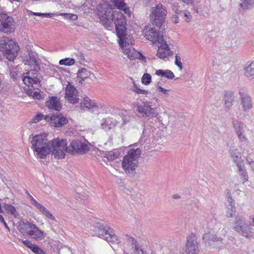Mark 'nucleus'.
I'll return each mask as SVG.
<instances>
[{
    "mask_svg": "<svg viewBox=\"0 0 254 254\" xmlns=\"http://www.w3.org/2000/svg\"><path fill=\"white\" fill-rule=\"evenodd\" d=\"M97 16L104 27H112L114 23L118 34L123 35L125 30L123 23L126 24L127 21V18L123 13L113 11L110 4L102 3L97 7Z\"/></svg>",
    "mask_w": 254,
    "mask_h": 254,
    "instance_id": "1",
    "label": "nucleus"
},
{
    "mask_svg": "<svg viewBox=\"0 0 254 254\" xmlns=\"http://www.w3.org/2000/svg\"><path fill=\"white\" fill-rule=\"evenodd\" d=\"M141 151L139 148L129 149L122 161V166L126 174L130 177L136 175V168L138 165V159L140 156Z\"/></svg>",
    "mask_w": 254,
    "mask_h": 254,
    "instance_id": "2",
    "label": "nucleus"
},
{
    "mask_svg": "<svg viewBox=\"0 0 254 254\" xmlns=\"http://www.w3.org/2000/svg\"><path fill=\"white\" fill-rule=\"evenodd\" d=\"M167 9L165 6L159 3L151 9L150 21L153 25L160 30L165 29V22L167 17Z\"/></svg>",
    "mask_w": 254,
    "mask_h": 254,
    "instance_id": "3",
    "label": "nucleus"
},
{
    "mask_svg": "<svg viewBox=\"0 0 254 254\" xmlns=\"http://www.w3.org/2000/svg\"><path fill=\"white\" fill-rule=\"evenodd\" d=\"M19 47L12 39L4 37L0 39V51L9 61H13L17 56Z\"/></svg>",
    "mask_w": 254,
    "mask_h": 254,
    "instance_id": "4",
    "label": "nucleus"
},
{
    "mask_svg": "<svg viewBox=\"0 0 254 254\" xmlns=\"http://www.w3.org/2000/svg\"><path fill=\"white\" fill-rule=\"evenodd\" d=\"M93 231L98 237L108 242L120 243V240L114 234L113 229L107 225H105L101 222H97L94 225Z\"/></svg>",
    "mask_w": 254,
    "mask_h": 254,
    "instance_id": "5",
    "label": "nucleus"
},
{
    "mask_svg": "<svg viewBox=\"0 0 254 254\" xmlns=\"http://www.w3.org/2000/svg\"><path fill=\"white\" fill-rule=\"evenodd\" d=\"M67 140L66 139L55 138L50 141L51 153L55 157L64 158L65 152L67 153Z\"/></svg>",
    "mask_w": 254,
    "mask_h": 254,
    "instance_id": "6",
    "label": "nucleus"
},
{
    "mask_svg": "<svg viewBox=\"0 0 254 254\" xmlns=\"http://www.w3.org/2000/svg\"><path fill=\"white\" fill-rule=\"evenodd\" d=\"M222 235L220 233L212 234L210 232L205 233L202 237L203 242L206 247L216 248L219 251L222 243Z\"/></svg>",
    "mask_w": 254,
    "mask_h": 254,
    "instance_id": "7",
    "label": "nucleus"
},
{
    "mask_svg": "<svg viewBox=\"0 0 254 254\" xmlns=\"http://www.w3.org/2000/svg\"><path fill=\"white\" fill-rule=\"evenodd\" d=\"M15 30V22L13 18L7 14L0 12V31L9 34Z\"/></svg>",
    "mask_w": 254,
    "mask_h": 254,
    "instance_id": "8",
    "label": "nucleus"
},
{
    "mask_svg": "<svg viewBox=\"0 0 254 254\" xmlns=\"http://www.w3.org/2000/svg\"><path fill=\"white\" fill-rule=\"evenodd\" d=\"M233 228L235 231L247 238H249L250 234L253 230L251 225L247 223L245 218L242 216L236 217Z\"/></svg>",
    "mask_w": 254,
    "mask_h": 254,
    "instance_id": "9",
    "label": "nucleus"
},
{
    "mask_svg": "<svg viewBox=\"0 0 254 254\" xmlns=\"http://www.w3.org/2000/svg\"><path fill=\"white\" fill-rule=\"evenodd\" d=\"M89 150V146L79 140H73L68 147L67 153L72 154H83Z\"/></svg>",
    "mask_w": 254,
    "mask_h": 254,
    "instance_id": "10",
    "label": "nucleus"
},
{
    "mask_svg": "<svg viewBox=\"0 0 254 254\" xmlns=\"http://www.w3.org/2000/svg\"><path fill=\"white\" fill-rule=\"evenodd\" d=\"M199 250L196 237L191 234L187 238L186 254H198Z\"/></svg>",
    "mask_w": 254,
    "mask_h": 254,
    "instance_id": "11",
    "label": "nucleus"
},
{
    "mask_svg": "<svg viewBox=\"0 0 254 254\" xmlns=\"http://www.w3.org/2000/svg\"><path fill=\"white\" fill-rule=\"evenodd\" d=\"M137 110L143 117H147L149 119L158 115L157 113L155 112V109L151 108L148 102H144L142 105L137 103Z\"/></svg>",
    "mask_w": 254,
    "mask_h": 254,
    "instance_id": "12",
    "label": "nucleus"
},
{
    "mask_svg": "<svg viewBox=\"0 0 254 254\" xmlns=\"http://www.w3.org/2000/svg\"><path fill=\"white\" fill-rule=\"evenodd\" d=\"M65 99L69 103L75 104L79 102L78 92L73 85L68 83L65 87Z\"/></svg>",
    "mask_w": 254,
    "mask_h": 254,
    "instance_id": "13",
    "label": "nucleus"
},
{
    "mask_svg": "<svg viewBox=\"0 0 254 254\" xmlns=\"http://www.w3.org/2000/svg\"><path fill=\"white\" fill-rule=\"evenodd\" d=\"M28 56L26 57L25 61L28 64L33 66V68L31 69L34 73H36L40 70V66L38 61L37 54L33 51L28 50Z\"/></svg>",
    "mask_w": 254,
    "mask_h": 254,
    "instance_id": "14",
    "label": "nucleus"
},
{
    "mask_svg": "<svg viewBox=\"0 0 254 254\" xmlns=\"http://www.w3.org/2000/svg\"><path fill=\"white\" fill-rule=\"evenodd\" d=\"M241 105L244 112H248L253 107L251 97L247 93L239 92Z\"/></svg>",
    "mask_w": 254,
    "mask_h": 254,
    "instance_id": "15",
    "label": "nucleus"
},
{
    "mask_svg": "<svg viewBox=\"0 0 254 254\" xmlns=\"http://www.w3.org/2000/svg\"><path fill=\"white\" fill-rule=\"evenodd\" d=\"M52 126L56 127H63L68 123V120L62 114L57 112L52 115Z\"/></svg>",
    "mask_w": 254,
    "mask_h": 254,
    "instance_id": "16",
    "label": "nucleus"
},
{
    "mask_svg": "<svg viewBox=\"0 0 254 254\" xmlns=\"http://www.w3.org/2000/svg\"><path fill=\"white\" fill-rule=\"evenodd\" d=\"M49 141H48L47 135L46 133L37 134L33 136L31 143L32 148L34 150L35 147H39L47 144Z\"/></svg>",
    "mask_w": 254,
    "mask_h": 254,
    "instance_id": "17",
    "label": "nucleus"
},
{
    "mask_svg": "<svg viewBox=\"0 0 254 254\" xmlns=\"http://www.w3.org/2000/svg\"><path fill=\"white\" fill-rule=\"evenodd\" d=\"M146 39L152 41L153 43L162 42L163 41V37L160 32L158 31L155 28H151L145 34Z\"/></svg>",
    "mask_w": 254,
    "mask_h": 254,
    "instance_id": "18",
    "label": "nucleus"
},
{
    "mask_svg": "<svg viewBox=\"0 0 254 254\" xmlns=\"http://www.w3.org/2000/svg\"><path fill=\"white\" fill-rule=\"evenodd\" d=\"M235 95L231 91H225L223 96V104L226 111H228L234 105Z\"/></svg>",
    "mask_w": 254,
    "mask_h": 254,
    "instance_id": "19",
    "label": "nucleus"
},
{
    "mask_svg": "<svg viewBox=\"0 0 254 254\" xmlns=\"http://www.w3.org/2000/svg\"><path fill=\"white\" fill-rule=\"evenodd\" d=\"M31 229L28 232V235L32 239L37 241H40L44 239V232L40 230L34 224L30 225Z\"/></svg>",
    "mask_w": 254,
    "mask_h": 254,
    "instance_id": "20",
    "label": "nucleus"
},
{
    "mask_svg": "<svg viewBox=\"0 0 254 254\" xmlns=\"http://www.w3.org/2000/svg\"><path fill=\"white\" fill-rule=\"evenodd\" d=\"M46 104L48 109H53L57 111H60L62 107V105L59 99L56 96L50 97Z\"/></svg>",
    "mask_w": 254,
    "mask_h": 254,
    "instance_id": "21",
    "label": "nucleus"
},
{
    "mask_svg": "<svg viewBox=\"0 0 254 254\" xmlns=\"http://www.w3.org/2000/svg\"><path fill=\"white\" fill-rule=\"evenodd\" d=\"M34 151L37 152V156L41 159H44L46 156L51 153L50 142L43 146L35 147Z\"/></svg>",
    "mask_w": 254,
    "mask_h": 254,
    "instance_id": "22",
    "label": "nucleus"
},
{
    "mask_svg": "<svg viewBox=\"0 0 254 254\" xmlns=\"http://www.w3.org/2000/svg\"><path fill=\"white\" fill-rule=\"evenodd\" d=\"M91 75V71H88L84 68H81L78 69L77 73V78L79 80V83L81 85L84 83L86 80V82L89 83V77Z\"/></svg>",
    "mask_w": 254,
    "mask_h": 254,
    "instance_id": "23",
    "label": "nucleus"
},
{
    "mask_svg": "<svg viewBox=\"0 0 254 254\" xmlns=\"http://www.w3.org/2000/svg\"><path fill=\"white\" fill-rule=\"evenodd\" d=\"M233 126L239 139L241 141H245L246 138L244 134L243 124L241 122L236 120L233 121Z\"/></svg>",
    "mask_w": 254,
    "mask_h": 254,
    "instance_id": "24",
    "label": "nucleus"
},
{
    "mask_svg": "<svg viewBox=\"0 0 254 254\" xmlns=\"http://www.w3.org/2000/svg\"><path fill=\"white\" fill-rule=\"evenodd\" d=\"M231 194L229 191L228 192L227 197L228 199V202L229 203V207L227 208V211L226 212V216L227 217H232L235 214L236 208L234 206V200L231 197Z\"/></svg>",
    "mask_w": 254,
    "mask_h": 254,
    "instance_id": "25",
    "label": "nucleus"
},
{
    "mask_svg": "<svg viewBox=\"0 0 254 254\" xmlns=\"http://www.w3.org/2000/svg\"><path fill=\"white\" fill-rule=\"evenodd\" d=\"M114 6L120 10H122L125 14L130 15L129 7L125 2L124 0H113Z\"/></svg>",
    "mask_w": 254,
    "mask_h": 254,
    "instance_id": "26",
    "label": "nucleus"
},
{
    "mask_svg": "<svg viewBox=\"0 0 254 254\" xmlns=\"http://www.w3.org/2000/svg\"><path fill=\"white\" fill-rule=\"evenodd\" d=\"M32 223H31L28 221L27 220H26V221H20L17 227L18 230L19 231V232H20V233L23 235H24L26 233L28 234V232L31 229L29 226L32 225Z\"/></svg>",
    "mask_w": 254,
    "mask_h": 254,
    "instance_id": "27",
    "label": "nucleus"
},
{
    "mask_svg": "<svg viewBox=\"0 0 254 254\" xmlns=\"http://www.w3.org/2000/svg\"><path fill=\"white\" fill-rule=\"evenodd\" d=\"M245 76L249 79L254 78V62H251L249 64H247L244 69Z\"/></svg>",
    "mask_w": 254,
    "mask_h": 254,
    "instance_id": "28",
    "label": "nucleus"
},
{
    "mask_svg": "<svg viewBox=\"0 0 254 254\" xmlns=\"http://www.w3.org/2000/svg\"><path fill=\"white\" fill-rule=\"evenodd\" d=\"M94 107H96V103L88 97H84L82 102L81 103V108L84 110H85V109H90Z\"/></svg>",
    "mask_w": 254,
    "mask_h": 254,
    "instance_id": "29",
    "label": "nucleus"
},
{
    "mask_svg": "<svg viewBox=\"0 0 254 254\" xmlns=\"http://www.w3.org/2000/svg\"><path fill=\"white\" fill-rule=\"evenodd\" d=\"M231 157L237 167L238 165H240V164H241V165L244 164V161L242 159L241 153L238 151L236 150H235L234 151H232L231 152Z\"/></svg>",
    "mask_w": 254,
    "mask_h": 254,
    "instance_id": "30",
    "label": "nucleus"
},
{
    "mask_svg": "<svg viewBox=\"0 0 254 254\" xmlns=\"http://www.w3.org/2000/svg\"><path fill=\"white\" fill-rule=\"evenodd\" d=\"M155 74L158 76H160L162 77H165L169 79H172L174 78L175 77V75H174V73H173V72L169 69L157 70Z\"/></svg>",
    "mask_w": 254,
    "mask_h": 254,
    "instance_id": "31",
    "label": "nucleus"
},
{
    "mask_svg": "<svg viewBox=\"0 0 254 254\" xmlns=\"http://www.w3.org/2000/svg\"><path fill=\"white\" fill-rule=\"evenodd\" d=\"M240 7L244 10H250L254 7V0H241Z\"/></svg>",
    "mask_w": 254,
    "mask_h": 254,
    "instance_id": "32",
    "label": "nucleus"
},
{
    "mask_svg": "<svg viewBox=\"0 0 254 254\" xmlns=\"http://www.w3.org/2000/svg\"><path fill=\"white\" fill-rule=\"evenodd\" d=\"M123 26L125 28V30L124 31V34L122 36L119 35L118 34V33L116 32L117 35L118 37L120 39L119 41V44L120 47L122 48H125L126 47L129 45L128 42H127L126 40L123 39V38L126 36V32H127V27L126 25L127 23L126 24L123 23Z\"/></svg>",
    "mask_w": 254,
    "mask_h": 254,
    "instance_id": "33",
    "label": "nucleus"
},
{
    "mask_svg": "<svg viewBox=\"0 0 254 254\" xmlns=\"http://www.w3.org/2000/svg\"><path fill=\"white\" fill-rule=\"evenodd\" d=\"M120 155V152L119 150L114 149L112 151L107 152L105 154V157L109 161H113L118 158Z\"/></svg>",
    "mask_w": 254,
    "mask_h": 254,
    "instance_id": "34",
    "label": "nucleus"
},
{
    "mask_svg": "<svg viewBox=\"0 0 254 254\" xmlns=\"http://www.w3.org/2000/svg\"><path fill=\"white\" fill-rule=\"evenodd\" d=\"M3 207L7 213L13 215L15 218L18 215V213L15 208L13 205L8 204H4Z\"/></svg>",
    "mask_w": 254,
    "mask_h": 254,
    "instance_id": "35",
    "label": "nucleus"
},
{
    "mask_svg": "<svg viewBox=\"0 0 254 254\" xmlns=\"http://www.w3.org/2000/svg\"><path fill=\"white\" fill-rule=\"evenodd\" d=\"M240 165H241V164H240ZM237 168L242 180L244 182L247 181L248 180V176L246 170L244 168V164L242 165H238Z\"/></svg>",
    "mask_w": 254,
    "mask_h": 254,
    "instance_id": "36",
    "label": "nucleus"
},
{
    "mask_svg": "<svg viewBox=\"0 0 254 254\" xmlns=\"http://www.w3.org/2000/svg\"><path fill=\"white\" fill-rule=\"evenodd\" d=\"M30 72H31V70H29L28 72L26 73L25 74L26 75H24L23 77V81L25 85H26L28 86H30L32 85V76H30L28 75L30 74ZM32 73L35 74L34 72L33 71H32Z\"/></svg>",
    "mask_w": 254,
    "mask_h": 254,
    "instance_id": "37",
    "label": "nucleus"
},
{
    "mask_svg": "<svg viewBox=\"0 0 254 254\" xmlns=\"http://www.w3.org/2000/svg\"><path fill=\"white\" fill-rule=\"evenodd\" d=\"M75 63V60L72 58H65L64 59L61 60L59 62V64L61 65H65L70 66L73 64Z\"/></svg>",
    "mask_w": 254,
    "mask_h": 254,
    "instance_id": "38",
    "label": "nucleus"
},
{
    "mask_svg": "<svg viewBox=\"0 0 254 254\" xmlns=\"http://www.w3.org/2000/svg\"><path fill=\"white\" fill-rule=\"evenodd\" d=\"M42 208L43 209L40 210V212H41L46 217L52 220H56L55 217L44 206Z\"/></svg>",
    "mask_w": 254,
    "mask_h": 254,
    "instance_id": "39",
    "label": "nucleus"
},
{
    "mask_svg": "<svg viewBox=\"0 0 254 254\" xmlns=\"http://www.w3.org/2000/svg\"><path fill=\"white\" fill-rule=\"evenodd\" d=\"M132 90L138 94H147L148 93L147 90L141 89L138 88L134 82H133V86Z\"/></svg>",
    "mask_w": 254,
    "mask_h": 254,
    "instance_id": "40",
    "label": "nucleus"
},
{
    "mask_svg": "<svg viewBox=\"0 0 254 254\" xmlns=\"http://www.w3.org/2000/svg\"><path fill=\"white\" fill-rule=\"evenodd\" d=\"M151 81V76L149 73H144L142 77L141 82L144 85H148Z\"/></svg>",
    "mask_w": 254,
    "mask_h": 254,
    "instance_id": "41",
    "label": "nucleus"
},
{
    "mask_svg": "<svg viewBox=\"0 0 254 254\" xmlns=\"http://www.w3.org/2000/svg\"><path fill=\"white\" fill-rule=\"evenodd\" d=\"M61 15L64 16L65 18H66L67 19L71 20L72 21H75L78 18L77 15L74 14L64 13H61Z\"/></svg>",
    "mask_w": 254,
    "mask_h": 254,
    "instance_id": "42",
    "label": "nucleus"
},
{
    "mask_svg": "<svg viewBox=\"0 0 254 254\" xmlns=\"http://www.w3.org/2000/svg\"><path fill=\"white\" fill-rule=\"evenodd\" d=\"M156 56L159 58L163 59L167 57V51L158 48Z\"/></svg>",
    "mask_w": 254,
    "mask_h": 254,
    "instance_id": "43",
    "label": "nucleus"
},
{
    "mask_svg": "<svg viewBox=\"0 0 254 254\" xmlns=\"http://www.w3.org/2000/svg\"><path fill=\"white\" fill-rule=\"evenodd\" d=\"M175 64L177 66H178L179 67V69L180 70H182V69H183V65H182V63L181 62V58L178 55H176V56H175Z\"/></svg>",
    "mask_w": 254,
    "mask_h": 254,
    "instance_id": "44",
    "label": "nucleus"
},
{
    "mask_svg": "<svg viewBox=\"0 0 254 254\" xmlns=\"http://www.w3.org/2000/svg\"><path fill=\"white\" fill-rule=\"evenodd\" d=\"M32 14L33 15L42 16L43 17H52L53 16V14L51 13H40L32 12Z\"/></svg>",
    "mask_w": 254,
    "mask_h": 254,
    "instance_id": "45",
    "label": "nucleus"
},
{
    "mask_svg": "<svg viewBox=\"0 0 254 254\" xmlns=\"http://www.w3.org/2000/svg\"><path fill=\"white\" fill-rule=\"evenodd\" d=\"M159 43H161V45L158 47L159 49L160 48V49L163 50H165L166 51H170V47L169 45L167 44L166 42L164 40L162 41V42H159Z\"/></svg>",
    "mask_w": 254,
    "mask_h": 254,
    "instance_id": "46",
    "label": "nucleus"
},
{
    "mask_svg": "<svg viewBox=\"0 0 254 254\" xmlns=\"http://www.w3.org/2000/svg\"><path fill=\"white\" fill-rule=\"evenodd\" d=\"M36 254H45V253L39 246L35 245L31 250Z\"/></svg>",
    "mask_w": 254,
    "mask_h": 254,
    "instance_id": "47",
    "label": "nucleus"
},
{
    "mask_svg": "<svg viewBox=\"0 0 254 254\" xmlns=\"http://www.w3.org/2000/svg\"><path fill=\"white\" fill-rule=\"evenodd\" d=\"M44 117V115L42 113L38 114L32 119V122L34 123H37L39 121H41L42 120H43Z\"/></svg>",
    "mask_w": 254,
    "mask_h": 254,
    "instance_id": "48",
    "label": "nucleus"
},
{
    "mask_svg": "<svg viewBox=\"0 0 254 254\" xmlns=\"http://www.w3.org/2000/svg\"><path fill=\"white\" fill-rule=\"evenodd\" d=\"M179 6V3L178 2H174L172 4V9L177 14H182L183 11H179L178 7Z\"/></svg>",
    "mask_w": 254,
    "mask_h": 254,
    "instance_id": "49",
    "label": "nucleus"
},
{
    "mask_svg": "<svg viewBox=\"0 0 254 254\" xmlns=\"http://www.w3.org/2000/svg\"><path fill=\"white\" fill-rule=\"evenodd\" d=\"M131 50L129 48H125V53L126 55H127V57L130 59L133 60L134 59L136 58V56L133 55H130L131 53Z\"/></svg>",
    "mask_w": 254,
    "mask_h": 254,
    "instance_id": "50",
    "label": "nucleus"
},
{
    "mask_svg": "<svg viewBox=\"0 0 254 254\" xmlns=\"http://www.w3.org/2000/svg\"><path fill=\"white\" fill-rule=\"evenodd\" d=\"M32 204L34 205L37 209H38L40 211L43 209L42 208L44 207L41 203H39L37 200H36L34 198L32 199Z\"/></svg>",
    "mask_w": 254,
    "mask_h": 254,
    "instance_id": "51",
    "label": "nucleus"
},
{
    "mask_svg": "<svg viewBox=\"0 0 254 254\" xmlns=\"http://www.w3.org/2000/svg\"><path fill=\"white\" fill-rule=\"evenodd\" d=\"M59 254H71V252L67 248H63L59 249Z\"/></svg>",
    "mask_w": 254,
    "mask_h": 254,
    "instance_id": "52",
    "label": "nucleus"
},
{
    "mask_svg": "<svg viewBox=\"0 0 254 254\" xmlns=\"http://www.w3.org/2000/svg\"><path fill=\"white\" fill-rule=\"evenodd\" d=\"M22 243L27 246L28 248L30 249L31 250L33 249V247L35 246V245H33L30 242L29 240H26L24 241H22Z\"/></svg>",
    "mask_w": 254,
    "mask_h": 254,
    "instance_id": "53",
    "label": "nucleus"
},
{
    "mask_svg": "<svg viewBox=\"0 0 254 254\" xmlns=\"http://www.w3.org/2000/svg\"><path fill=\"white\" fill-rule=\"evenodd\" d=\"M183 14L185 17H187V19H186V21L189 22L191 19L192 17H191V15L190 14V12L186 11V12H184V13L183 12L182 14ZM180 14L182 15V14Z\"/></svg>",
    "mask_w": 254,
    "mask_h": 254,
    "instance_id": "54",
    "label": "nucleus"
},
{
    "mask_svg": "<svg viewBox=\"0 0 254 254\" xmlns=\"http://www.w3.org/2000/svg\"><path fill=\"white\" fill-rule=\"evenodd\" d=\"M0 221H1L3 224L5 228L8 230V231L9 232L10 231L9 227L8 226L7 223L5 222L3 216L0 215Z\"/></svg>",
    "mask_w": 254,
    "mask_h": 254,
    "instance_id": "55",
    "label": "nucleus"
},
{
    "mask_svg": "<svg viewBox=\"0 0 254 254\" xmlns=\"http://www.w3.org/2000/svg\"><path fill=\"white\" fill-rule=\"evenodd\" d=\"M32 80H31L32 81V85H31L32 86H33V84H37L40 83V80H39V78H38L37 77L32 76Z\"/></svg>",
    "mask_w": 254,
    "mask_h": 254,
    "instance_id": "56",
    "label": "nucleus"
},
{
    "mask_svg": "<svg viewBox=\"0 0 254 254\" xmlns=\"http://www.w3.org/2000/svg\"><path fill=\"white\" fill-rule=\"evenodd\" d=\"M132 245H133V247L134 248L135 252L141 249L136 241L135 243H132Z\"/></svg>",
    "mask_w": 254,
    "mask_h": 254,
    "instance_id": "57",
    "label": "nucleus"
},
{
    "mask_svg": "<svg viewBox=\"0 0 254 254\" xmlns=\"http://www.w3.org/2000/svg\"><path fill=\"white\" fill-rule=\"evenodd\" d=\"M157 88L160 92L163 93V94H166V95H168V90L165 89L159 85L157 86Z\"/></svg>",
    "mask_w": 254,
    "mask_h": 254,
    "instance_id": "58",
    "label": "nucleus"
},
{
    "mask_svg": "<svg viewBox=\"0 0 254 254\" xmlns=\"http://www.w3.org/2000/svg\"><path fill=\"white\" fill-rule=\"evenodd\" d=\"M52 118V115L51 116L49 115L44 116L43 119L49 122L52 125V122L53 121L51 120Z\"/></svg>",
    "mask_w": 254,
    "mask_h": 254,
    "instance_id": "59",
    "label": "nucleus"
},
{
    "mask_svg": "<svg viewBox=\"0 0 254 254\" xmlns=\"http://www.w3.org/2000/svg\"><path fill=\"white\" fill-rule=\"evenodd\" d=\"M126 237H127V240L128 241V242H131L132 243H135L136 242V240H135V239L132 237H131V236H129V235H126Z\"/></svg>",
    "mask_w": 254,
    "mask_h": 254,
    "instance_id": "60",
    "label": "nucleus"
},
{
    "mask_svg": "<svg viewBox=\"0 0 254 254\" xmlns=\"http://www.w3.org/2000/svg\"><path fill=\"white\" fill-rule=\"evenodd\" d=\"M130 55H135L136 56H137V55H139V56L140 58H142V59H145V57L141 54L139 53H134L133 52H131V53H130ZM137 57H136L137 58Z\"/></svg>",
    "mask_w": 254,
    "mask_h": 254,
    "instance_id": "61",
    "label": "nucleus"
},
{
    "mask_svg": "<svg viewBox=\"0 0 254 254\" xmlns=\"http://www.w3.org/2000/svg\"><path fill=\"white\" fill-rule=\"evenodd\" d=\"M173 21L175 23H178L179 22V17L176 15H174L173 16Z\"/></svg>",
    "mask_w": 254,
    "mask_h": 254,
    "instance_id": "62",
    "label": "nucleus"
},
{
    "mask_svg": "<svg viewBox=\"0 0 254 254\" xmlns=\"http://www.w3.org/2000/svg\"><path fill=\"white\" fill-rule=\"evenodd\" d=\"M142 3L146 6L147 4H148L150 2V1L151 0H140Z\"/></svg>",
    "mask_w": 254,
    "mask_h": 254,
    "instance_id": "63",
    "label": "nucleus"
},
{
    "mask_svg": "<svg viewBox=\"0 0 254 254\" xmlns=\"http://www.w3.org/2000/svg\"><path fill=\"white\" fill-rule=\"evenodd\" d=\"M136 253H137V254H146L142 249H141L140 250H138Z\"/></svg>",
    "mask_w": 254,
    "mask_h": 254,
    "instance_id": "64",
    "label": "nucleus"
}]
</instances>
